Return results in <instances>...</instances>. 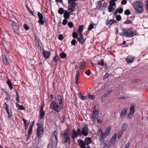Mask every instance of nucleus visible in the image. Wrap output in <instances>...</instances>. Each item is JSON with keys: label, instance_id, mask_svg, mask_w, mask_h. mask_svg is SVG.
<instances>
[{"label": "nucleus", "instance_id": "1", "mask_svg": "<svg viewBox=\"0 0 148 148\" xmlns=\"http://www.w3.org/2000/svg\"><path fill=\"white\" fill-rule=\"evenodd\" d=\"M121 30L122 32L120 34V35L122 36H124L125 37H131L137 35L136 32L133 30L132 28L126 29L124 28H122Z\"/></svg>", "mask_w": 148, "mask_h": 148}, {"label": "nucleus", "instance_id": "2", "mask_svg": "<svg viewBox=\"0 0 148 148\" xmlns=\"http://www.w3.org/2000/svg\"><path fill=\"white\" fill-rule=\"evenodd\" d=\"M135 10V13L138 14L143 13V8L140 1H138L132 4Z\"/></svg>", "mask_w": 148, "mask_h": 148}, {"label": "nucleus", "instance_id": "3", "mask_svg": "<svg viewBox=\"0 0 148 148\" xmlns=\"http://www.w3.org/2000/svg\"><path fill=\"white\" fill-rule=\"evenodd\" d=\"M57 132L56 130L54 131V133L51 136L50 143L49 144L47 148H53V147H56L58 143V138L57 135Z\"/></svg>", "mask_w": 148, "mask_h": 148}, {"label": "nucleus", "instance_id": "4", "mask_svg": "<svg viewBox=\"0 0 148 148\" xmlns=\"http://www.w3.org/2000/svg\"><path fill=\"white\" fill-rule=\"evenodd\" d=\"M71 130L69 129H67L66 130L64 131V133L60 134V136L62 139V143H65L67 142L70 138Z\"/></svg>", "mask_w": 148, "mask_h": 148}, {"label": "nucleus", "instance_id": "5", "mask_svg": "<svg viewBox=\"0 0 148 148\" xmlns=\"http://www.w3.org/2000/svg\"><path fill=\"white\" fill-rule=\"evenodd\" d=\"M36 125L38 126L36 132L37 136L41 137L44 134V129L43 126L41 123H37Z\"/></svg>", "mask_w": 148, "mask_h": 148}, {"label": "nucleus", "instance_id": "6", "mask_svg": "<svg viewBox=\"0 0 148 148\" xmlns=\"http://www.w3.org/2000/svg\"><path fill=\"white\" fill-rule=\"evenodd\" d=\"M50 107L57 112H59L61 111V107L58 105L54 101L51 102Z\"/></svg>", "mask_w": 148, "mask_h": 148}, {"label": "nucleus", "instance_id": "7", "mask_svg": "<svg viewBox=\"0 0 148 148\" xmlns=\"http://www.w3.org/2000/svg\"><path fill=\"white\" fill-rule=\"evenodd\" d=\"M89 129L87 126H84L82 130V135L84 136H86L88 135V132Z\"/></svg>", "mask_w": 148, "mask_h": 148}, {"label": "nucleus", "instance_id": "8", "mask_svg": "<svg viewBox=\"0 0 148 148\" xmlns=\"http://www.w3.org/2000/svg\"><path fill=\"white\" fill-rule=\"evenodd\" d=\"M38 16L39 19L38 21V22L41 25H43L44 22L43 20V16L42 14L40 12H38Z\"/></svg>", "mask_w": 148, "mask_h": 148}, {"label": "nucleus", "instance_id": "9", "mask_svg": "<svg viewBox=\"0 0 148 148\" xmlns=\"http://www.w3.org/2000/svg\"><path fill=\"white\" fill-rule=\"evenodd\" d=\"M77 41L81 44H83L85 41L84 39L82 34H79V36L77 38Z\"/></svg>", "mask_w": 148, "mask_h": 148}, {"label": "nucleus", "instance_id": "10", "mask_svg": "<svg viewBox=\"0 0 148 148\" xmlns=\"http://www.w3.org/2000/svg\"><path fill=\"white\" fill-rule=\"evenodd\" d=\"M127 109L125 108L121 111L120 114V118L121 119H123L127 114Z\"/></svg>", "mask_w": 148, "mask_h": 148}, {"label": "nucleus", "instance_id": "11", "mask_svg": "<svg viewBox=\"0 0 148 148\" xmlns=\"http://www.w3.org/2000/svg\"><path fill=\"white\" fill-rule=\"evenodd\" d=\"M117 21L116 20L113 19L107 20L106 21V24L107 25H111L112 24L116 23Z\"/></svg>", "mask_w": 148, "mask_h": 148}, {"label": "nucleus", "instance_id": "12", "mask_svg": "<svg viewBox=\"0 0 148 148\" xmlns=\"http://www.w3.org/2000/svg\"><path fill=\"white\" fill-rule=\"evenodd\" d=\"M79 145L80 148H86V144L82 140H78Z\"/></svg>", "mask_w": 148, "mask_h": 148}, {"label": "nucleus", "instance_id": "13", "mask_svg": "<svg viewBox=\"0 0 148 148\" xmlns=\"http://www.w3.org/2000/svg\"><path fill=\"white\" fill-rule=\"evenodd\" d=\"M43 108L44 105H42L40 110V118L41 119H42L45 114V112L43 110Z\"/></svg>", "mask_w": 148, "mask_h": 148}, {"label": "nucleus", "instance_id": "14", "mask_svg": "<svg viewBox=\"0 0 148 148\" xmlns=\"http://www.w3.org/2000/svg\"><path fill=\"white\" fill-rule=\"evenodd\" d=\"M43 52H42L44 57L45 58H48L51 54V52L47 51L44 50L43 49Z\"/></svg>", "mask_w": 148, "mask_h": 148}, {"label": "nucleus", "instance_id": "15", "mask_svg": "<svg viewBox=\"0 0 148 148\" xmlns=\"http://www.w3.org/2000/svg\"><path fill=\"white\" fill-rule=\"evenodd\" d=\"M96 106H95L91 116H97L98 117L99 113V111L98 109H96Z\"/></svg>", "mask_w": 148, "mask_h": 148}, {"label": "nucleus", "instance_id": "16", "mask_svg": "<svg viewBox=\"0 0 148 148\" xmlns=\"http://www.w3.org/2000/svg\"><path fill=\"white\" fill-rule=\"evenodd\" d=\"M84 142L86 145H88L92 143V139L90 137H86L85 138Z\"/></svg>", "mask_w": 148, "mask_h": 148}, {"label": "nucleus", "instance_id": "17", "mask_svg": "<svg viewBox=\"0 0 148 148\" xmlns=\"http://www.w3.org/2000/svg\"><path fill=\"white\" fill-rule=\"evenodd\" d=\"M134 58H135L134 57L128 56L126 59V60L127 63H129L133 62V60Z\"/></svg>", "mask_w": 148, "mask_h": 148}, {"label": "nucleus", "instance_id": "18", "mask_svg": "<svg viewBox=\"0 0 148 148\" xmlns=\"http://www.w3.org/2000/svg\"><path fill=\"white\" fill-rule=\"evenodd\" d=\"M63 97L60 95H58L57 96V100L58 102V104L60 105H61L62 103Z\"/></svg>", "mask_w": 148, "mask_h": 148}, {"label": "nucleus", "instance_id": "19", "mask_svg": "<svg viewBox=\"0 0 148 148\" xmlns=\"http://www.w3.org/2000/svg\"><path fill=\"white\" fill-rule=\"evenodd\" d=\"M68 3L72 8H74L76 4V3L73 0H68Z\"/></svg>", "mask_w": 148, "mask_h": 148}, {"label": "nucleus", "instance_id": "20", "mask_svg": "<svg viewBox=\"0 0 148 148\" xmlns=\"http://www.w3.org/2000/svg\"><path fill=\"white\" fill-rule=\"evenodd\" d=\"M78 136L76 133V132L75 130H73L71 134V137L73 139H75L76 137Z\"/></svg>", "mask_w": 148, "mask_h": 148}, {"label": "nucleus", "instance_id": "21", "mask_svg": "<svg viewBox=\"0 0 148 148\" xmlns=\"http://www.w3.org/2000/svg\"><path fill=\"white\" fill-rule=\"evenodd\" d=\"M134 107L135 106L134 105H132L130 107L129 113L131 114L132 115L134 114L135 112Z\"/></svg>", "mask_w": 148, "mask_h": 148}, {"label": "nucleus", "instance_id": "22", "mask_svg": "<svg viewBox=\"0 0 148 148\" xmlns=\"http://www.w3.org/2000/svg\"><path fill=\"white\" fill-rule=\"evenodd\" d=\"M3 60V63L5 65H8L9 63L5 56H3L2 57Z\"/></svg>", "mask_w": 148, "mask_h": 148}, {"label": "nucleus", "instance_id": "23", "mask_svg": "<svg viewBox=\"0 0 148 148\" xmlns=\"http://www.w3.org/2000/svg\"><path fill=\"white\" fill-rule=\"evenodd\" d=\"M15 104L17 108L18 109L21 110H24L25 109V108L23 106L20 105L17 103H15Z\"/></svg>", "mask_w": 148, "mask_h": 148}, {"label": "nucleus", "instance_id": "24", "mask_svg": "<svg viewBox=\"0 0 148 148\" xmlns=\"http://www.w3.org/2000/svg\"><path fill=\"white\" fill-rule=\"evenodd\" d=\"M84 26L83 25H80L78 30V32L79 34H82V32Z\"/></svg>", "mask_w": 148, "mask_h": 148}, {"label": "nucleus", "instance_id": "25", "mask_svg": "<svg viewBox=\"0 0 148 148\" xmlns=\"http://www.w3.org/2000/svg\"><path fill=\"white\" fill-rule=\"evenodd\" d=\"M78 96L82 100H86L87 98V96H83L81 93H79Z\"/></svg>", "mask_w": 148, "mask_h": 148}, {"label": "nucleus", "instance_id": "26", "mask_svg": "<svg viewBox=\"0 0 148 148\" xmlns=\"http://www.w3.org/2000/svg\"><path fill=\"white\" fill-rule=\"evenodd\" d=\"M102 4V2L101 1H98L97 3L96 8L97 9H99L100 8Z\"/></svg>", "mask_w": 148, "mask_h": 148}, {"label": "nucleus", "instance_id": "27", "mask_svg": "<svg viewBox=\"0 0 148 148\" xmlns=\"http://www.w3.org/2000/svg\"><path fill=\"white\" fill-rule=\"evenodd\" d=\"M76 132V133L78 136H81L82 135V131H81V130L79 128H78Z\"/></svg>", "mask_w": 148, "mask_h": 148}, {"label": "nucleus", "instance_id": "28", "mask_svg": "<svg viewBox=\"0 0 148 148\" xmlns=\"http://www.w3.org/2000/svg\"><path fill=\"white\" fill-rule=\"evenodd\" d=\"M7 83L8 85L10 88V89H12L13 88V86H12V82L10 81V80H8L7 81Z\"/></svg>", "mask_w": 148, "mask_h": 148}, {"label": "nucleus", "instance_id": "29", "mask_svg": "<svg viewBox=\"0 0 148 148\" xmlns=\"http://www.w3.org/2000/svg\"><path fill=\"white\" fill-rule=\"evenodd\" d=\"M60 56L61 58L64 59L66 57L67 55L64 52H63L60 54Z\"/></svg>", "mask_w": 148, "mask_h": 148}, {"label": "nucleus", "instance_id": "30", "mask_svg": "<svg viewBox=\"0 0 148 148\" xmlns=\"http://www.w3.org/2000/svg\"><path fill=\"white\" fill-rule=\"evenodd\" d=\"M80 64V69H83L85 67L86 65V63L85 62L83 63L81 62Z\"/></svg>", "mask_w": 148, "mask_h": 148}, {"label": "nucleus", "instance_id": "31", "mask_svg": "<svg viewBox=\"0 0 148 148\" xmlns=\"http://www.w3.org/2000/svg\"><path fill=\"white\" fill-rule=\"evenodd\" d=\"M78 34L77 32H74L72 34V37L74 38H78Z\"/></svg>", "mask_w": 148, "mask_h": 148}, {"label": "nucleus", "instance_id": "32", "mask_svg": "<svg viewBox=\"0 0 148 148\" xmlns=\"http://www.w3.org/2000/svg\"><path fill=\"white\" fill-rule=\"evenodd\" d=\"M3 108L6 111L9 110V106L7 105L6 102L3 105Z\"/></svg>", "mask_w": 148, "mask_h": 148}, {"label": "nucleus", "instance_id": "33", "mask_svg": "<svg viewBox=\"0 0 148 148\" xmlns=\"http://www.w3.org/2000/svg\"><path fill=\"white\" fill-rule=\"evenodd\" d=\"M58 12L60 14H62L64 13V10L62 8H60L58 10Z\"/></svg>", "mask_w": 148, "mask_h": 148}, {"label": "nucleus", "instance_id": "34", "mask_svg": "<svg viewBox=\"0 0 148 148\" xmlns=\"http://www.w3.org/2000/svg\"><path fill=\"white\" fill-rule=\"evenodd\" d=\"M123 24H130L132 23V22L130 20L127 19L123 23Z\"/></svg>", "mask_w": 148, "mask_h": 148}, {"label": "nucleus", "instance_id": "35", "mask_svg": "<svg viewBox=\"0 0 148 148\" xmlns=\"http://www.w3.org/2000/svg\"><path fill=\"white\" fill-rule=\"evenodd\" d=\"M112 92V90H109L107 92H106L104 94V95L105 97H107L108 95L110 93Z\"/></svg>", "mask_w": 148, "mask_h": 148}, {"label": "nucleus", "instance_id": "36", "mask_svg": "<svg viewBox=\"0 0 148 148\" xmlns=\"http://www.w3.org/2000/svg\"><path fill=\"white\" fill-rule=\"evenodd\" d=\"M100 136L99 138V140L100 141H104L105 139V136L103 133L102 134H100Z\"/></svg>", "mask_w": 148, "mask_h": 148}, {"label": "nucleus", "instance_id": "37", "mask_svg": "<svg viewBox=\"0 0 148 148\" xmlns=\"http://www.w3.org/2000/svg\"><path fill=\"white\" fill-rule=\"evenodd\" d=\"M58 58L59 57L58 56L57 54H56V55L53 57V60L56 63Z\"/></svg>", "mask_w": 148, "mask_h": 148}, {"label": "nucleus", "instance_id": "38", "mask_svg": "<svg viewBox=\"0 0 148 148\" xmlns=\"http://www.w3.org/2000/svg\"><path fill=\"white\" fill-rule=\"evenodd\" d=\"M109 5H111V6H116V3L114 1L111 0L109 2Z\"/></svg>", "mask_w": 148, "mask_h": 148}, {"label": "nucleus", "instance_id": "39", "mask_svg": "<svg viewBox=\"0 0 148 148\" xmlns=\"http://www.w3.org/2000/svg\"><path fill=\"white\" fill-rule=\"evenodd\" d=\"M10 112L9 110H7V111H6V112H7V114H8V118L10 117L12 115V112L11 110H10Z\"/></svg>", "mask_w": 148, "mask_h": 148}, {"label": "nucleus", "instance_id": "40", "mask_svg": "<svg viewBox=\"0 0 148 148\" xmlns=\"http://www.w3.org/2000/svg\"><path fill=\"white\" fill-rule=\"evenodd\" d=\"M131 13L130 11L128 9L126 10L124 12V14L127 15H130Z\"/></svg>", "mask_w": 148, "mask_h": 148}, {"label": "nucleus", "instance_id": "41", "mask_svg": "<svg viewBox=\"0 0 148 148\" xmlns=\"http://www.w3.org/2000/svg\"><path fill=\"white\" fill-rule=\"evenodd\" d=\"M12 29L16 31L18 29V27L15 24H12Z\"/></svg>", "mask_w": 148, "mask_h": 148}, {"label": "nucleus", "instance_id": "42", "mask_svg": "<svg viewBox=\"0 0 148 148\" xmlns=\"http://www.w3.org/2000/svg\"><path fill=\"white\" fill-rule=\"evenodd\" d=\"M70 16L69 13L64 14V17L65 19H69Z\"/></svg>", "mask_w": 148, "mask_h": 148}, {"label": "nucleus", "instance_id": "43", "mask_svg": "<svg viewBox=\"0 0 148 148\" xmlns=\"http://www.w3.org/2000/svg\"><path fill=\"white\" fill-rule=\"evenodd\" d=\"M96 118V119H98L97 116H91V118L92 119V121L93 123H95L96 122V120L95 119Z\"/></svg>", "mask_w": 148, "mask_h": 148}, {"label": "nucleus", "instance_id": "44", "mask_svg": "<svg viewBox=\"0 0 148 148\" xmlns=\"http://www.w3.org/2000/svg\"><path fill=\"white\" fill-rule=\"evenodd\" d=\"M117 10L119 14H121L123 12V9L122 8H118L117 9Z\"/></svg>", "mask_w": 148, "mask_h": 148}, {"label": "nucleus", "instance_id": "45", "mask_svg": "<svg viewBox=\"0 0 148 148\" xmlns=\"http://www.w3.org/2000/svg\"><path fill=\"white\" fill-rule=\"evenodd\" d=\"M104 63V60L103 59H102L101 60L99 61L98 62L97 64L99 65L102 66L103 64Z\"/></svg>", "mask_w": 148, "mask_h": 148}, {"label": "nucleus", "instance_id": "46", "mask_svg": "<svg viewBox=\"0 0 148 148\" xmlns=\"http://www.w3.org/2000/svg\"><path fill=\"white\" fill-rule=\"evenodd\" d=\"M116 134H115L111 138V141H115L116 137Z\"/></svg>", "mask_w": 148, "mask_h": 148}, {"label": "nucleus", "instance_id": "47", "mask_svg": "<svg viewBox=\"0 0 148 148\" xmlns=\"http://www.w3.org/2000/svg\"><path fill=\"white\" fill-rule=\"evenodd\" d=\"M108 11L110 12H111L114 9V8L111 6V5H109L108 7Z\"/></svg>", "mask_w": 148, "mask_h": 148}, {"label": "nucleus", "instance_id": "48", "mask_svg": "<svg viewBox=\"0 0 148 148\" xmlns=\"http://www.w3.org/2000/svg\"><path fill=\"white\" fill-rule=\"evenodd\" d=\"M79 71L78 70H77L76 71V75L75 77L76 80H78L79 79Z\"/></svg>", "mask_w": 148, "mask_h": 148}, {"label": "nucleus", "instance_id": "49", "mask_svg": "<svg viewBox=\"0 0 148 148\" xmlns=\"http://www.w3.org/2000/svg\"><path fill=\"white\" fill-rule=\"evenodd\" d=\"M111 130V129L110 127H108L107 128L106 132L105 133V135L106 134L108 135V134L109 133V132H110V130Z\"/></svg>", "mask_w": 148, "mask_h": 148}, {"label": "nucleus", "instance_id": "50", "mask_svg": "<svg viewBox=\"0 0 148 148\" xmlns=\"http://www.w3.org/2000/svg\"><path fill=\"white\" fill-rule=\"evenodd\" d=\"M116 20L118 21H120L121 19V17L120 15H117L116 17Z\"/></svg>", "mask_w": 148, "mask_h": 148}, {"label": "nucleus", "instance_id": "51", "mask_svg": "<svg viewBox=\"0 0 148 148\" xmlns=\"http://www.w3.org/2000/svg\"><path fill=\"white\" fill-rule=\"evenodd\" d=\"M94 26V25L93 24H90L88 26V30H91L93 28Z\"/></svg>", "mask_w": 148, "mask_h": 148}, {"label": "nucleus", "instance_id": "52", "mask_svg": "<svg viewBox=\"0 0 148 148\" xmlns=\"http://www.w3.org/2000/svg\"><path fill=\"white\" fill-rule=\"evenodd\" d=\"M77 42V41L76 40L74 39L72 40L71 42V45L74 46L75 45V43Z\"/></svg>", "mask_w": 148, "mask_h": 148}, {"label": "nucleus", "instance_id": "53", "mask_svg": "<svg viewBox=\"0 0 148 148\" xmlns=\"http://www.w3.org/2000/svg\"><path fill=\"white\" fill-rule=\"evenodd\" d=\"M103 133L102 132V130L101 129H99V130L97 131V134L98 135H99V134H102Z\"/></svg>", "mask_w": 148, "mask_h": 148}, {"label": "nucleus", "instance_id": "54", "mask_svg": "<svg viewBox=\"0 0 148 148\" xmlns=\"http://www.w3.org/2000/svg\"><path fill=\"white\" fill-rule=\"evenodd\" d=\"M68 26L70 28H72L73 26V24L72 22H69L68 23Z\"/></svg>", "mask_w": 148, "mask_h": 148}, {"label": "nucleus", "instance_id": "55", "mask_svg": "<svg viewBox=\"0 0 148 148\" xmlns=\"http://www.w3.org/2000/svg\"><path fill=\"white\" fill-rule=\"evenodd\" d=\"M87 96L88 97V98H89V99H94L93 95H91L89 93H88V94Z\"/></svg>", "mask_w": 148, "mask_h": 148}, {"label": "nucleus", "instance_id": "56", "mask_svg": "<svg viewBox=\"0 0 148 148\" xmlns=\"http://www.w3.org/2000/svg\"><path fill=\"white\" fill-rule=\"evenodd\" d=\"M32 130L29 129L28 132L27 138L28 139L31 136L30 134L32 133Z\"/></svg>", "mask_w": 148, "mask_h": 148}, {"label": "nucleus", "instance_id": "57", "mask_svg": "<svg viewBox=\"0 0 148 148\" xmlns=\"http://www.w3.org/2000/svg\"><path fill=\"white\" fill-rule=\"evenodd\" d=\"M58 38L59 40H62L63 39V36L62 34H60L58 36Z\"/></svg>", "mask_w": 148, "mask_h": 148}, {"label": "nucleus", "instance_id": "58", "mask_svg": "<svg viewBox=\"0 0 148 148\" xmlns=\"http://www.w3.org/2000/svg\"><path fill=\"white\" fill-rule=\"evenodd\" d=\"M101 143L100 144V146L101 148H102L106 144L103 142V141H101Z\"/></svg>", "mask_w": 148, "mask_h": 148}, {"label": "nucleus", "instance_id": "59", "mask_svg": "<svg viewBox=\"0 0 148 148\" xmlns=\"http://www.w3.org/2000/svg\"><path fill=\"white\" fill-rule=\"evenodd\" d=\"M24 29L26 30H28L29 29V27L28 26L27 24H24Z\"/></svg>", "mask_w": 148, "mask_h": 148}, {"label": "nucleus", "instance_id": "60", "mask_svg": "<svg viewBox=\"0 0 148 148\" xmlns=\"http://www.w3.org/2000/svg\"><path fill=\"white\" fill-rule=\"evenodd\" d=\"M67 22L68 20H66V19L65 18V19H64L63 21L62 24L63 25H65L67 24Z\"/></svg>", "mask_w": 148, "mask_h": 148}, {"label": "nucleus", "instance_id": "61", "mask_svg": "<svg viewBox=\"0 0 148 148\" xmlns=\"http://www.w3.org/2000/svg\"><path fill=\"white\" fill-rule=\"evenodd\" d=\"M90 70L88 69L87 71H86L85 72L86 74L88 75L89 76L90 75Z\"/></svg>", "mask_w": 148, "mask_h": 148}, {"label": "nucleus", "instance_id": "62", "mask_svg": "<svg viewBox=\"0 0 148 148\" xmlns=\"http://www.w3.org/2000/svg\"><path fill=\"white\" fill-rule=\"evenodd\" d=\"M122 132H121L120 131H119V132L118 135L117 136V137L118 138H120V137H121V136L123 134V133H122Z\"/></svg>", "mask_w": 148, "mask_h": 148}, {"label": "nucleus", "instance_id": "63", "mask_svg": "<svg viewBox=\"0 0 148 148\" xmlns=\"http://www.w3.org/2000/svg\"><path fill=\"white\" fill-rule=\"evenodd\" d=\"M127 3V1L126 0H123L121 1V3L122 5H125Z\"/></svg>", "mask_w": 148, "mask_h": 148}, {"label": "nucleus", "instance_id": "64", "mask_svg": "<svg viewBox=\"0 0 148 148\" xmlns=\"http://www.w3.org/2000/svg\"><path fill=\"white\" fill-rule=\"evenodd\" d=\"M109 76V74L108 73H106L105 75L103 77V79H107Z\"/></svg>", "mask_w": 148, "mask_h": 148}]
</instances>
